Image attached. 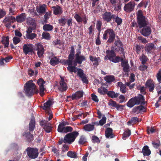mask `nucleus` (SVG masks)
Segmentation results:
<instances>
[{
	"mask_svg": "<svg viewBox=\"0 0 161 161\" xmlns=\"http://www.w3.org/2000/svg\"><path fill=\"white\" fill-rule=\"evenodd\" d=\"M138 26L140 29V33L143 36L147 37L151 33V28L148 26V20L143 15L142 11L139 10L137 13Z\"/></svg>",
	"mask_w": 161,
	"mask_h": 161,
	"instance_id": "1",
	"label": "nucleus"
},
{
	"mask_svg": "<svg viewBox=\"0 0 161 161\" xmlns=\"http://www.w3.org/2000/svg\"><path fill=\"white\" fill-rule=\"evenodd\" d=\"M36 86L32 80H31L26 83L24 86V90L26 96H29L32 95L34 92L38 93V89H36Z\"/></svg>",
	"mask_w": 161,
	"mask_h": 161,
	"instance_id": "2",
	"label": "nucleus"
},
{
	"mask_svg": "<svg viewBox=\"0 0 161 161\" xmlns=\"http://www.w3.org/2000/svg\"><path fill=\"white\" fill-rule=\"evenodd\" d=\"M106 53L107 55L104 57V59L105 60L108 59L114 63H117L121 60V59L119 57L115 56L113 51L107 50L106 51Z\"/></svg>",
	"mask_w": 161,
	"mask_h": 161,
	"instance_id": "3",
	"label": "nucleus"
},
{
	"mask_svg": "<svg viewBox=\"0 0 161 161\" xmlns=\"http://www.w3.org/2000/svg\"><path fill=\"white\" fill-rule=\"evenodd\" d=\"M79 135L77 131H73L66 134L64 137V142L69 144L72 143Z\"/></svg>",
	"mask_w": 161,
	"mask_h": 161,
	"instance_id": "4",
	"label": "nucleus"
},
{
	"mask_svg": "<svg viewBox=\"0 0 161 161\" xmlns=\"http://www.w3.org/2000/svg\"><path fill=\"white\" fill-rule=\"evenodd\" d=\"M115 36V34L114 31L113 29H109L105 31L103 34V38L104 39H107L109 37L108 42L111 43L114 41Z\"/></svg>",
	"mask_w": 161,
	"mask_h": 161,
	"instance_id": "5",
	"label": "nucleus"
},
{
	"mask_svg": "<svg viewBox=\"0 0 161 161\" xmlns=\"http://www.w3.org/2000/svg\"><path fill=\"white\" fill-rule=\"evenodd\" d=\"M35 50L37 51V54L39 58H42L44 57V54L45 49L43 46L40 43L35 45Z\"/></svg>",
	"mask_w": 161,
	"mask_h": 161,
	"instance_id": "6",
	"label": "nucleus"
},
{
	"mask_svg": "<svg viewBox=\"0 0 161 161\" xmlns=\"http://www.w3.org/2000/svg\"><path fill=\"white\" fill-rule=\"evenodd\" d=\"M26 151L27 155L31 158H35L38 156V150L36 148H28L26 149Z\"/></svg>",
	"mask_w": 161,
	"mask_h": 161,
	"instance_id": "7",
	"label": "nucleus"
},
{
	"mask_svg": "<svg viewBox=\"0 0 161 161\" xmlns=\"http://www.w3.org/2000/svg\"><path fill=\"white\" fill-rule=\"evenodd\" d=\"M46 82L42 78H39L37 81V84L39 86L40 94L42 96L44 93L45 88L44 87Z\"/></svg>",
	"mask_w": 161,
	"mask_h": 161,
	"instance_id": "8",
	"label": "nucleus"
},
{
	"mask_svg": "<svg viewBox=\"0 0 161 161\" xmlns=\"http://www.w3.org/2000/svg\"><path fill=\"white\" fill-rule=\"evenodd\" d=\"M73 60H71V63H70L69 62V59L68 60H63L62 62L63 64L64 65H68V66L67 67V69L68 71L71 72H74L76 73L77 72V68L75 66H72V64L73 63Z\"/></svg>",
	"mask_w": 161,
	"mask_h": 161,
	"instance_id": "9",
	"label": "nucleus"
},
{
	"mask_svg": "<svg viewBox=\"0 0 161 161\" xmlns=\"http://www.w3.org/2000/svg\"><path fill=\"white\" fill-rule=\"evenodd\" d=\"M61 80L60 82V85L58 88L61 91H65L67 89V86L66 83V80L64 78L60 76Z\"/></svg>",
	"mask_w": 161,
	"mask_h": 161,
	"instance_id": "10",
	"label": "nucleus"
},
{
	"mask_svg": "<svg viewBox=\"0 0 161 161\" xmlns=\"http://www.w3.org/2000/svg\"><path fill=\"white\" fill-rule=\"evenodd\" d=\"M135 6L134 2H130L125 5L124 9L126 12H130L134 10Z\"/></svg>",
	"mask_w": 161,
	"mask_h": 161,
	"instance_id": "11",
	"label": "nucleus"
},
{
	"mask_svg": "<svg viewBox=\"0 0 161 161\" xmlns=\"http://www.w3.org/2000/svg\"><path fill=\"white\" fill-rule=\"evenodd\" d=\"M33 47V46L32 44H24L23 49L24 53L27 54L31 52L32 51Z\"/></svg>",
	"mask_w": 161,
	"mask_h": 161,
	"instance_id": "12",
	"label": "nucleus"
},
{
	"mask_svg": "<svg viewBox=\"0 0 161 161\" xmlns=\"http://www.w3.org/2000/svg\"><path fill=\"white\" fill-rule=\"evenodd\" d=\"M115 17V15H112L109 12H105L103 15V18L104 20L109 22L112 19H114Z\"/></svg>",
	"mask_w": 161,
	"mask_h": 161,
	"instance_id": "13",
	"label": "nucleus"
},
{
	"mask_svg": "<svg viewBox=\"0 0 161 161\" xmlns=\"http://www.w3.org/2000/svg\"><path fill=\"white\" fill-rule=\"evenodd\" d=\"M136 104L137 105L139 104H144L145 102H144V99L142 95H139L137 97H134Z\"/></svg>",
	"mask_w": 161,
	"mask_h": 161,
	"instance_id": "14",
	"label": "nucleus"
},
{
	"mask_svg": "<svg viewBox=\"0 0 161 161\" xmlns=\"http://www.w3.org/2000/svg\"><path fill=\"white\" fill-rule=\"evenodd\" d=\"M86 58L82 55L75 54V58L74 61L75 63H78L80 64L82 61L85 60Z\"/></svg>",
	"mask_w": 161,
	"mask_h": 161,
	"instance_id": "15",
	"label": "nucleus"
},
{
	"mask_svg": "<svg viewBox=\"0 0 161 161\" xmlns=\"http://www.w3.org/2000/svg\"><path fill=\"white\" fill-rule=\"evenodd\" d=\"M83 95V92L82 91L76 92L75 93L72 94L71 98L72 100L78 99L82 97Z\"/></svg>",
	"mask_w": 161,
	"mask_h": 161,
	"instance_id": "16",
	"label": "nucleus"
},
{
	"mask_svg": "<svg viewBox=\"0 0 161 161\" xmlns=\"http://www.w3.org/2000/svg\"><path fill=\"white\" fill-rule=\"evenodd\" d=\"M146 87L149 88L150 92L152 91L154 89V83L151 80H149L147 81L146 83Z\"/></svg>",
	"mask_w": 161,
	"mask_h": 161,
	"instance_id": "17",
	"label": "nucleus"
},
{
	"mask_svg": "<svg viewBox=\"0 0 161 161\" xmlns=\"http://www.w3.org/2000/svg\"><path fill=\"white\" fill-rule=\"evenodd\" d=\"M155 49L154 45L152 43L146 44L145 47V50L147 53H151Z\"/></svg>",
	"mask_w": 161,
	"mask_h": 161,
	"instance_id": "18",
	"label": "nucleus"
},
{
	"mask_svg": "<svg viewBox=\"0 0 161 161\" xmlns=\"http://www.w3.org/2000/svg\"><path fill=\"white\" fill-rule=\"evenodd\" d=\"M146 111L145 107L142 106H140L137 107H134L132 109V112L137 114L142 112H144Z\"/></svg>",
	"mask_w": 161,
	"mask_h": 161,
	"instance_id": "19",
	"label": "nucleus"
},
{
	"mask_svg": "<svg viewBox=\"0 0 161 161\" xmlns=\"http://www.w3.org/2000/svg\"><path fill=\"white\" fill-rule=\"evenodd\" d=\"M68 125V123L67 122L63 121L60 123L58 126V131L59 132H64V130L65 126Z\"/></svg>",
	"mask_w": 161,
	"mask_h": 161,
	"instance_id": "20",
	"label": "nucleus"
},
{
	"mask_svg": "<svg viewBox=\"0 0 161 161\" xmlns=\"http://www.w3.org/2000/svg\"><path fill=\"white\" fill-rule=\"evenodd\" d=\"M46 6L45 4H43L40 5L39 6H37L36 7L37 12L40 14H43L46 12Z\"/></svg>",
	"mask_w": 161,
	"mask_h": 161,
	"instance_id": "21",
	"label": "nucleus"
},
{
	"mask_svg": "<svg viewBox=\"0 0 161 161\" xmlns=\"http://www.w3.org/2000/svg\"><path fill=\"white\" fill-rule=\"evenodd\" d=\"M1 42L3 45L4 48L8 47L9 44L8 37L3 36L2 37Z\"/></svg>",
	"mask_w": 161,
	"mask_h": 161,
	"instance_id": "22",
	"label": "nucleus"
},
{
	"mask_svg": "<svg viewBox=\"0 0 161 161\" xmlns=\"http://www.w3.org/2000/svg\"><path fill=\"white\" fill-rule=\"evenodd\" d=\"M94 125L91 124H87L85 125L83 128V129L86 131H91L94 130Z\"/></svg>",
	"mask_w": 161,
	"mask_h": 161,
	"instance_id": "23",
	"label": "nucleus"
},
{
	"mask_svg": "<svg viewBox=\"0 0 161 161\" xmlns=\"http://www.w3.org/2000/svg\"><path fill=\"white\" fill-rule=\"evenodd\" d=\"M112 5L114 8V9L118 10L121 8V6L117 1V0H110Z\"/></svg>",
	"mask_w": 161,
	"mask_h": 161,
	"instance_id": "24",
	"label": "nucleus"
},
{
	"mask_svg": "<svg viewBox=\"0 0 161 161\" xmlns=\"http://www.w3.org/2000/svg\"><path fill=\"white\" fill-rule=\"evenodd\" d=\"M26 16L24 13H22L16 16V21L19 23L22 22L25 20Z\"/></svg>",
	"mask_w": 161,
	"mask_h": 161,
	"instance_id": "25",
	"label": "nucleus"
},
{
	"mask_svg": "<svg viewBox=\"0 0 161 161\" xmlns=\"http://www.w3.org/2000/svg\"><path fill=\"white\" fill-rule=\"evenodd\" d=\"M117 86L120 87V92L123 93H125L126 92V86L121 82H119L117 83Z\"/></svg>",
	"mask_w": 161,
	"mask_h": 161,
	"instance_id": "26",
	"label": "nucleus"
},
{
	"mask_svg": "<svg viewBox=\"0 0 161 161\" xmlns=\"http://www.w3.org/2000/svg\"><path fill=\"white\" fill-rule=\"evenodd\" d=\"M53 9V13L55 15L61 14L62 11L61 7L58 6H56L52 7Z\"/></svg>",
	"mask_w": 161,
	"mask_h": 161,
	"instance_id": "27",
	"label": "nucleus"
},
{
	"mask_svg": "<svg viewBox=\"0 0 161 161\" xmlns=\"http://www.w3.org/2000/svg\"><path fill=\"white\" fill-rule=\"evenodd\" d=\"M142 152L144 156H148L151 154V151L147 146L144 147L142 149Z\"/></svg>",
	"mask_w": 161,
	"mask_h": 161,
	"instance_id": "28",
	"label": "nucleus"
},
{
	"mask_svg": "<svg viewBox=\"0 0 161 161\" xmlns=\"http://www.w3.org/2000/svg\"><path fill=\"white\" fill-rule=\"evenodd\" d=\"M75 53V48L73 46H71V50L70 53L68 57L69 62L71 63V60H73L74 57V54Z\"/></svg>",
	"mask_w": 161,
	"mask_h": 161,
	"instance_id": "29",
	"label": "nucleus"
},
{
	"mask_svg": "<svg viewBox=\"0 0 161 161\" xmlns=\"http://www.w3.org/2000/svg\"><path fill=\"white\" fill-rule=\"evenodd\" d=\"M61 62L58 58L56 57H54L51 59L50 63L52 65H55Z\"/></svg>",
	"mask_w": 161,
	"mask_h": 161,
	"instance_id": "30",
	"label": "nucleus"
},
{
	"mask_svg": "<svg viewBox=\"0 0 161 161\" xmlns=\"http://www.w3.org/2000/svg\"><path fill=\"white\" fill-rule=\"evenodd\" d=\"M16 20V18L13 16H8L5 17L4 19V22H9L10 23H13Z\"/></svg>",
	"mask_w": 161,
	"mask_h": 161,
	"instance_id": "31",
	"label": "nucleus"
},
{
	"mask_svg": "<svg viewBox=\"0 0 161 161\" xmlns=\"http://www.w3.org/2000/svg\"><path fill=\"white\" fill-rule=\"evenodd\" d=\"M105 136L107 138H112L113 137L112 134V130L110 128H108L105 131Z\"/></svg>",
	"mask_w": 161,
	"mask_h": 161,
	"instance_id": "32",
	"label": "nucleus"
},
{
	"mask_svg": "<svg viewBox=\"0 0 161 161\" xmlns=\"http://www.w3.org/2000/svg\"><path fill=\"white\" fill-rule=\"evenodd\" d=\"M136 104L134 97L130 99L127 103V106L129 108H132Z\"/></svg>",
	"mask_w": 161,
	"mask_h": 161,
	"instance_id": "33",
	"label": "nucleus"
},
{
	"mask_svg": "<svg viewBox=\"0 0 161 161\" xmlns=\"http://www.w3.org/2000/svg\"><path fill=\"white\" fill-rule=\"evenodd\" d=\"M121 65L123 67L124 70L125 72H128L129 66L127 62L122 61L121 62Z\"/></svg>",
	"mask_w": 161,
	"mask_h": 161,
	"instance_id": "34",
	"label": "nucleus"
},
{
	"mask_svg": "<svg viewBox=\"0 0 161 161\" xmlns=\"http://www.w3.org/2000/svg\"><path fill=\"white\" fill-rule=\"evenodd\" d=\"M107 94L109 97L111 98H116L119 96V93H115L113 91H109L108 92Z\"/></svg>",
	"mask_w": 161,
	"mask_h": 161,
	"instance_id": "35",
	"label": "nucleus"
},
{
	"mask_svg": "<svg viewBox=\"0 0 161 161\" xmlns=\"http://www.w3.org/2000/svg\"><path fill=\"white\" fill-rule=\"evenodd\" d=\"M35 125V121L34 118H32L29 123V128L30 131L33 130Z\"/></svg>",
	"mask_w": 161,
	"mask_h": 161,
	"instance_id": "36",
	"label": "nucleus"
},
{
	"mask_svg": "<svg viewBox=\"0 0 161 161\" xmlns=\"http://www.w3.org/2000/svg\"><path fill=\"white\" fill-rule=\"evenodd\" d=\"M130 131L128 129H125V131L123 134V139L124 140H125L128 137L130 136Z\"/></svg>",
	"mask_w": 161,
	"mask_h": 161,
	"instance_id": "37",
	"label": "nucleus"
},
{
	"mask_svg": "<svg viewBox=\"0 0 161 161\" xmlns=\"http://www.w3.org/2000/svg\"><path fill=\"white\" fill-rule=\"evenodd\" d=\"M104 79L107 82L110 83L114 81L115 78L113 75H108L104 77Z\"/></svg>",
	"mask_w": 161,
	"mask_h": 161,
	"instance_id": "38",
	"label": "nucleus"
},
{
	"mask_svg": "<svg viewBox=\"0 0 161 161\" xmlns=\"http://www.w3.org/2000/svg\"><path fill=\"white\" fill-rule=\"evenodd\" d=\"M52 127L50 123L46 124L44 125V129L47 132H50L52 130Z\"/></svg>",
	"mask_w": 161,
	"mask_h": 161,
	"instance_id": "39",
	"label": "nucleus"
},
{
	"mask_svg": "<svg viewBox=\"0 0 161 161\" xmlns=\"http://www.w3.org/2000/svg\"><path fill=\"white\" fill-rule=\"evenodd\" d=\"M90 60L92 62H94V64L96 65L98 64L99 61L100 60L99 58H96V57H93L92 56H90Z\"/></svg>",
	"mask_w": 161,
	"mask_h": 161,
	"instance_id": "40",
	"label": "nucleus"
},
{
	"mask_svg": "<svg viewBox=\"0 0 161 161\" xmlns=\"http://www.w3.org/2000/svg\"><path fill=\"white\" fill-rule=\"evenodd\" d=\"M67 155L69 157L75 158L77 157V154L74 152L69 151L67 153Z\"/></svg>",
	"mask_w": 161,
	"mask_h": 161,
	"instance_id": "41",
	"label": "nucleus"
},
{
	"mask_svg": "<svg viewBox=\"0 0 161 161\" xmlns=\"http://www.w3.org/2000/svg\"><path fill=\"white\" fill-rule=\"evenodd\" d=\"M53 28V26L49 24H46L43 26V29L45 31H51Z\"/></svg>",
	"mask_w": 161,
	"mask_h": 161,
	"instance_id": "42",
	"label": "nucleus"
},
{
	"mask_svg": "<svg viewBox=\"0 0 161 161\" xmlns=\"http://www.w3.org/2000/svg\"><path fill=\"white\" fill-rule=\"evenodd\" d=\"M138 121V118L137 117H134L131 118L128 122L127 124L128 125H130L131 124L133 125Z\"/></svg>",
	"mask_w": 161,
	"mask_h": 161,
	"instance_id": "43",
	"label": "nucleus"
},
{
	"mask_svg": "<svg viewBox=\"0 0 161 161\" xmlns=\"http://www.w3.org/2000/svg\"><path fill=\"white\" fill-rule=\"evenodd\" d=\"M25 36L27 38L29 39L32 40L36 37V35L35 33H31L26 34Z\"/></svg>",
	"mask_w": 161,
	"mask_h": 161,
	"instance_id": "44",
	"label": "nucleus"
},
{
	"mask_svg": "<svg viewBox=\"0 0 161 161\" xmlns=\"http://www.w3.org/2000/svg\"><path fill=\"white\" fill-rule=\"evenodd\" d=\"M107 90L103 87H101L98 89V92L101 94H104L107 92Z\"/></svg>",
	"mask_w": 161,
	"mask_h": 161,
	"instance_id": "45",
	"label": "nucleus"
},
{
	"mask_svg": "<svg viewBox=\"0 0 161 161\" xmlns=\"http://www.w3.org/2000/svg\"><path fill=\"white\" fill-rule=\"evenodd\" d=\"M52 104V102L50 100H48L44 104L43 108L44 109H46L50 107Z\"/></svg>",
	"mask_w": 161,
	"mask_h": 161,
	"instance_id": "46",
	"label": "nucleus"
},
{
	"mask_svg": "<svg viewBox=\"0 0 161 161\" xmlns=\"http://www.w3.org/2000/svg\"><path fill=\"white\" fill-rule=\"evenodd\" d=\"M23 136H25L28 141L31 140L33 136L29 132L24 133L23 135Z\"/></svg>",
	"mask_w": 161,
	"mask_h": 161,
	"instance_id": "47",
	"label": "nucleus"
},
{
	"mask_svg": "<svg viewBox=\"0 0 161 161\" xmlns=\"http://www.w3.org/2000/svg\"><path fill=\"white\" fill-rule=\"evenodd\" d=\"M114 19L115 22L117 23L118 25H119L121 24L122 19L121 18L118 17V16L115 15L114 19Z\"/></svg>",
	"mask_w": 161,
	"mask_h": 161,
	"instance_id": "48",
	"label": "nucleus"
},
{
	"mask_svg": "<svg viewBox=\"0 0 161 161\" xmlns=\"http://www.w3.org/2000/svg\"><path fill=\"white\" fill-rule=\"evenodd\" d=\"M86 142V139L85 136H80L79 141V143L80 144H82Z\"/></svg>",
	"mask_w": 161,
	"mask_h": 161,
	"instance_id": "49",
	"label": "nucleus"
},
{
	"mask_svg": "<svg viewBox=\"0 0 161 161\" xmlns=\"http://www.w3.org/2000/svg\"><path fill=\"white\" fill-rule=\"evenodd\" d=\"M66 19L65 17L64 16L59 19V23L61 24L62 25H64L66 23Z\"/></svg>",
	"mask_w": 161,
	"mask_h": 161,
	"instance_id": "50",
	"label": "nucleus"
},
{
	"mask_svg": "<svg viewBox=\"0 0 161 161\" xmlns=\"http://www.w3.org/2000/svg\"><path fill=\"white\" fill-rule=\"evenodd\" d=\"M74 17L77 22H81L83 20L82 17L80 16L78 14H76Z\"/></svg>",
	"mask_w": 161,
	"mask_h": 161,
	"instance_id": "51",
	"label": "nucleus"
},
{
	"mask_svg": "<svg viewBox=\"0 0 161 161\" xmlns=\"http://www.w3.org/2000/svg\"><path fill=\"white\" fill-rule=\"evenodd\" d=\"M42 36L43 38L47 40L49 39L50 38V36L49 33L47 32H43L42 34Z\"/></svg>",
	"mask_w": 161,
	"mask_h": 161,
	"instance_id": "52",
	"label": "nucleus"
},
{
	"mask_svg": "<svg viewBox=\"0 0 161 161\" xmlns=\"http://www.w3.org/2000/svg\"><path fill=\"white\" fill-rule=\"evenodd\" d=\"M156 77L158 81L161 83V68L160 69L158 72L157 74Z\"/></svg>",
	"mask_w": 161,
	"mask_h": 161,
	"instance_id": "53",
	"label": "nucleus"
},
{
	"mask_svg": "<svg viewBox=\"0 0 161 161\" xmlns=\"http://www.w3.org/2000/svg\"><path fill=\"white\" fill-rule=\"evenodd\" d=\"M69 147L66 144H64L63 145L62 148V153L63 154L65 152L67 151L68 150Z\"/></svg>",
	"mask_w": 161,
	"mask_h": 161,
	"instance_id": "54",
	"label": "nucleus"
},
{
	"mask_svg": "<svg viewBox=\"0 0 161 161\" xmlns=\"http://www.w3.org/2000/svg\"><path fill=\"white\" fill-rule=\"evenodd\" d=\"M28 74L31 76L36 75L38 73L37 70H36L35 72L32 69H30L28 71Z\"/></svg>",
	"mask_w": 161,
	"mask_h": 161,
	"instance_id": "55",
	"label": "nucleus"
},
{
	"mask_svg": "<svg viewBox=\"0 0 161 161\" xmlns=\"http://www.w3.org/2000/svg\"><path fill=\"white\" fill-rule=\"evenodd\" d=\"M140 59L143 64H145L147 60V57L143 54L140 58Z\"/></svg>",
	"mask_w": 161,
	"mask_h": 161,
	"instance_id": "56",
	"label": "nucleus"
},
{
	"mask_svg": "<svg viewBox=\"0 0 161 161\" xmlns=\"http://www.w3.org/2000/svg\"><path fill=\"white\" fill-rule=\"evenodd\" d=\"M20 41L19 38L15 36L13 38V42L14 44L16 45L19 43Z\"/></svg>",
	"mask_w": 161,
	"mask_h": 161,
	"instance_id": "57",
	"label": "nucleus"
},
{
	"mask_svg": "<svg viewBox=\"0 0 161 161\" xmlns=\"http://www.w3.org/2000/svg\"><path fill=\"white\" fill-rule=\"evenodd\" d=\"M64 129V133H67L72 131L73 130V128L69 126H65Z\"/></svg>",
	"mask_w": 161,
	"mask_h": 161,
	"instance_id": "58",
	"label": "nucleus"
},
{
	"mask_svg": "<svg viewBox=\"0 0 161 161\" xmlns=\"http://www.w3.org/2000/svg\"><path fill=\"white\" fill-rule=\"evenodd\" d=\"M117 104L115 101H113L112 100H110L108 103V105L111 106L112 107H116Z\"/></svg>",
	"mask_w": 161,
	"mask_h": 161,
	"instance_id": "59",
	"label": "nucleus"
},
{
	"mask_svg": "<svg viewBox=\"0 0 161 161\" xmlns=\"http://www.w3.org/2000/svg\"><path fill=\"white\" fill-rule=\"evenodd\" d=\"M77 72L78 75H79L80 78L83 77V76L84 75L82 70L80 69H78Z\"/></svg>",
	"mask_w": 161,
	"mask_h": 161,
	"instance_id": "60",
	"label": "nucleus"
},
{
	"mask_svg": "<svg viewBox=\"0 0 161 161\" xmlns=\"http://www.w3.org/2000/svg\"><path fill=\"white\" fill-rule=\"evenodd\" d=\"M106 118L105 116H103L102 119L99 121V124L101 125H103L106 122Z\"/></svg>",
	"mask_w": 161,
	"mask_h": 161,
	"instance_id": "61",
	"label": "nucleus"
},
{
	"mask_svg": "<svg viewBox=\"0 0 161 161\" xmlns=\"http://www.w3.org/2000/svg\"><path fill=\"white\" fill-rule=\"evenodd\" d=\"M137 38L142 43H146L148 42L146 40V39L143 37H142V36H138Z\"/></svg>",
	"mask_w": 161,
	"mask_h": 161,
	"instance_id": "62",
	"label": "nucleus"
},
{
	"mask_svg": "<svg viewBox=\"0 0 161 161\" xmlns=\"http://www.w3.org/2000/svg\"><path fill=\"white\" fill-rule=\"evenodd\" d=\"M102 25V23L101 21H97L96 24V27L97 30L100 32V29Z\"/></svg>",
	"mask_w": 161,
	"mask_h": 161,
	"instance_id": "63",
	"label": "nucleus"
},
{
	"mask_svg": "<svg viewBox=\"0 0 161 161\" xmlns=\"http://www.w3.org/2000/svg\"><path fill=\"white\" fill-rule=\"evenodd\" d=\"M92 139L93 143L99 142H100L99 138L96 136H93Z\"/></svg>",
	"mask_w": 161,
	"mask_h": 161,
	"instance_id": "64",
	"label": "nucleus"
}]
</instances>
